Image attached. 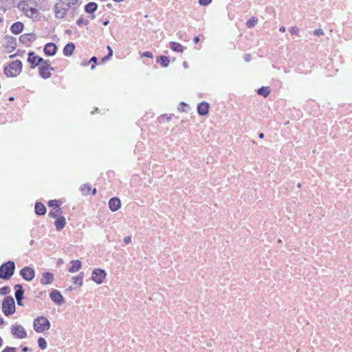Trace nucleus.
<instances>
[{"label": "nucleus", "mask_w": 352, "mask_h": 352, "mask_svg": "<svg viewBox=\"0 0 352 352\" xmlns=\"http://www.w3.org/2000/svg\"><path fill=\"white\" fill-rule=\"evenodd\" d=\"M109 23V21H105L103 23V25H107Z\"/></svg>", "instance_id": "obj_52"}, {"label": "nucleus", "mask_w": 352, "mask_h": 352, "mask_svg": "<svg viewBox=\"0 0 352 352\" xmlns=\"http://www.w3.org/2000/svg\"><path fill=\"white\" fill-rule=\"evenodd\" d=\"M15 264L13 261H9L0 266V278L8 280L14 274Z\"/></svg>", "instance_id": "obj_2"}, {"label": "nucleus", "mask_w": 352, "mask_h": 352, "mask_svg": "<svg viewBox=\"0 0 352 352\" xmlns=\"http://www.w3.org/2000/svg\"><path fill=\"white\" fill-rule=\"evenodd\" d=\"M299 32V28L296 26H292L290 29H289V32L292 34H297Z\"/></svg>", "instance_id": "obj_36"}, {"label": "nucleus", "mask_w": 352, "mask_h": 352, "mask_svg": "<svg viewBox=\"0 0 352 352\" xmlns=\"http://www.w3.org/2000/svg\"><path fill=\"white\" fill-rule=\"evenodd\" d=\"M121 206L120 201L117 197L111 198L109 201V207L110 210L113 212L117 211L120 209Z\"/></svg>", "instance_id": "obj_13"}, {"label": "nucleus", "mask_w": 352, "mask_h": 352, "mask_svg": "<svg viewBox=\"0 0 352 352\" xmlns=\"http://www.w3.org/2000/svg\"><path fill=\"white\" fill-rule=\"evenodd\" d=\"M55 226H56V228L57 230H61L65 226L66 224V221H65V217H60L56 219V220L55 221Z\"/></svg>", "instance_id": "obj_20"}, {"label": "nucleus", "mask_w": 352, "mask_h": 352, "mask_svg": "<svg viewBox=\"0 0 352 352\" xmlns=\"http://www.w3.org/2000/svg\"><path fill=\"white\" fill-rule=\"evenodd\" d=\"M257 21L258 20L255 17H252L246 22V26L251 28L257 23Z\"/></svg>", "instance_id": "obj_30"}, {"label": "nucleus", "mask_w": 352, "mask_h": 352, "mask_svg": "<svg viewBox=\"0 0 352 352\" xmlns=\"http://www.w3.org/2000/svg\"><path fill=\"white\" fill-rule=\"evenodd\" d=\"M36 39V35L34 33L24 34L19 37V41L24 43H32Z\"/></svg>", "instance_id": "obj_12"}, {"label": "nucleus", "mask_w": 352, "mask_h": 352, "mask_svg": "<svg viewBox=\"0 0 352 352\" xmlns=\"http://www.w3.org/2000/svg\"><path fill=\"white\" fill-rule=\"evenodd\" d=\"M92 193H93V195H95L96 193V188L93 189Z\"/></svg>", "instance_id": "obj_55"}, {"label": "nucleus", "mask_w": 352, "mask_h": 352, "mask_svg": "<svg viewBox=\"0 0 352 352\" xmlns=\"http://www.w3.org/2000/svg\"><path fill=\"white\" fill-rule=\"evenodd\" d=\"M97 58L96 56H93L91 59H90V62H93V63H97Z\"/></svg>", "instance_id": "obj_45"}, {"label": "nucleus", "mask_w": 352, "mask_h": 352, "mask_svg": "<svg viewBox=\"0 0 352 352\" xmlns=\"http://www.w3.org/2000/svg\"><path fill=\"white\" fill-rule=\"evenodd\" d=\"M98 8V6L96 3L94 2H90L89 3H87L86 6H85V10L87 12V13H93L94 11L96 10Z\"/></svg>", "instance_id": "obj_24"}, {"label": "nucleus", "mask_w": 352, "mask_h": 352, "mask_svg": "<svg viewBox=\"0 0 352 352\" xmlns=\"http://www.w3.org/2000/svg\"><path fill=\"white\" fill-rule=\"evenodd\" d=\"M107 50L109 52V53H108L109 56H113V50L111 49V47L109 45L107 46Z\"/></svg>", "instance_id": "obj_43"}, {"label": "nucleus", "mask_w": 352, "mask_h": 352, "mask_svg": "<svg viewBox=\"0 0 352 352\" xmlns=\"http://www.w3.org/2000/svg\"><path fill=\"white\" fill-rule=\"evenodd\" d=\"M38 345L40 349H45L47 348V342L43 338H39L38 339Z\"/></svg>", "instance_id": "obj_29"}, {"label": "nucleus", "mask_w": 352, "mask_h": 352, "mask_svg": "<svg viewBox=\"0 0 352 352\" xmlns=\"http://www.w3.org/2000/svg\"><path fill=\"white\" fill-rule=\"evenodd\" d=\"M88 23V20L84 19L82 17H80L76 21L78 25H82V24L87 25Z\"/></svg>", "instance_id": "obj_34"}, {"label": "nucleus", "mask_w": 352, "mask_h": 352, "mask_svg": "<svg viewBox=\"0 0 352 352\" xmlns=\"http://www.w3.org/2000/svg\"><path fill=\"white\" fill-rule=\"evenodd\" d=\"M2 310L6 316H9L15 311V303L12 296H7L3 300Z\"/></svg>", "instance_id": "obj_6"}, {"label": "nucleus", "mask_w": 352, "mask_h": 352, "mask_svg": "<svg viewBox=\"0 0 352 352\" xmlns=\"http://www.w3.org/2000/svg\"><path fill=\"white\" fill-rule=\"evenodd\" d=\"M68 289H69V290H72V287H69Z\"/></svg>", "instance_id": "obj_62"}, {"label": "nucleus", "mask_w": 352, "mask_h": 352, "mask_svg": "<svg viewBox=\"0 0 352 352\" xmlns=\"http://www.w3.org/2000/svg\"><path fill=\"white\" fill-rule=\"evenodd\" d=\"M212 1V0H199V3L201 6H206L209 5L210 3H211Z\"/></svg>", "instance_id": "obj_38"}, {"label": "nucleus", "mask_w": 352, "mask_h": 352, "mask_svg": "<svg viewBox=\"0 0 352 352\" xmlns=\"http://www.w3.org/2000/svg\"><path fill=\"white\" fill-rule=\"evenodd\" d=\"M71 263L72 266L69 269V272L71 273L78 272L81 267V263L78 260L72 261Z\"/></svg>", "instance_id": "obj_21"}, {"label": "nucleus", "mask_w": 352, "mask_h": 352, "mask_svg": "<svg viewBox=\"0 0 352 352\" xmlns=\"http://www.w3.org/2000/svg\"><path fill=\"white\" fill-rule=\"evenodd\" d=\"M3 339L0 337V348L3 346Z\"/></svg>", "instance_id": "obj_51"}, {"label": "nucleus", "mask_w": 352, "mask_h": 352, "mask_svg": "<svg viewBox=\"0 0 352 352\" xmlns=\"http://www.w3.org/2000/svg\"><path fill=\"white\" fill-rule=\"evenodd\" d=\"M158 62H160V63L162 64V65L164 67H167L168 65V63H169V59L167 56H161L160 57V60H158Z\"/></svg>", "instance_id": "obj_28"}, {"label": "nucleus", "mask_w": 352, "mask_h": 352, "mask_svg": "<svg viewBox=\"0 0 352 352\" xmlns=\"http://www.w3.org/2000/svg\"><path fill=\"white\" fill-rule=\"evenodd\" d=\"M20 275L26 280L31 281L35 276L34 271L30 267H25L20 271Z\"/></svg>", "instance_id": "obj_10"}, {"label": "nucleus", "mask_w": 352, "mask_h": 352, "mask_svg": "<svg viewBox=\"0 0 352 352\" xmlns=\"http://www.w3.org/2000/svg\"><path fill=\"white\" fill-rule=\"evenodd\" d=\"M257 93L261 96L267 97L270 93V89L269 87H262L258 90Z\"/></svg>", "instance_id": "obj_27"}, {"label": "nucleus", "mask_w": 352, "mask_h": 352, "mask_svg": "<svg viewBox=\"0 0 352 352\" xmlns=\"http://www.w3.org/2000/svg\"><path fill=\"white\" fill-rule=\"evenodd\" d=\"M57 50L56 45L53 43H47L44 47V52L48 56H53Z\"/></svg>", "instance_id": "obj_14"}, {"label": "nucleus", "mask_w": 352, "mask_h": 352, "mask_svg": "<svg viewBox=\"0 0 352 352\" xmlns=\"http://www.w3.org/2000/svg\"><path fill=\"white\" fill-rule=\"evenodd\" d=\"M12 44L13 45H12V47H15V46L16 45V43L14 41L12 42Z\"/></svg>", "instance_id": "obj_56"}, {"label": "nucleus", "mask_w": 352, "mask_h": 352, "mask_svg": "<svg viewBox=\"0 0 352 352\" xmlns=\"http://www.w3.org/2000/svg\"><path fill=\"white\" fill-rule=\"evenodd\" d=\"M170 48L176 52H182L184 50V47L180 43L176 42H170Z\"/></svg>", "instance_id": "obj_22"}, {"label": "nucleus", "mask_w": 352, "mask_h": 352, "mask_svg": "<svg viewBox=\"0 0 352 352\" xmlns=\"http://www.w3.org/2000/svg\"><path fill=\"white\" fill-rule=\"evenodd\" d=\"M84 274L83 272H80L77 276L72 277V280L73 283L78 286H81L83 283Z\"/></svg>", "instance_id": "obj_25"}, {"label": "nucleus", "mask_w": 352, "mask_h": 352, "mask_svg": "<svg viewBox=\"0 0 352 352\" xmlns=\"http://www.w3.org/2000/svg\"><path fill=\"white\" fill-rule=\"evenodd\" d=\"M39 58L40 57L36 56L34 52L29 53V57H28V60L30 63H31L32 65L33 68L36 66V63H37L38 58Z\"/></svg>", "instance_id": "obj_26"}, {"label": "nucleus", "mask_w": 352, "mask_h": 352, "mask_svg": "<svg viewBox=\"0 0 352 352\" xmlns=\"http://www.w3.org/2000/svg\"><path fill=\"white\" fill-rule=\"evenodd\" d=\"M16 302H17V304L19 305V306H23V304L22 303V300H16Z\"/></svg>", "instance_id": "obj_47"}, {"label": "nucleus", "mask_w": 352, "mask_h": 352, "mask_svg": "<svg viewBox=\"0 0 352 352\" xmlns=\"http://www.w3.org/2000/svg\"><path fill=\"white\" fill-rule=\"evenodd\" d=\"M94 68H95V65H93L91 67V69H94Z\"/></svg>", "instance_id": "obj_58"}, {"label": "nucleus", "mask_w": 352, "mask_h": 352, "mask_svg": "<svg viewBox=\"0 0 352 352\" xmlns=\"http://www.w3.org/2000/svg\"><path fill=\"white\" fill-rule=\"evenodd\" d=\"M72 10H73L74 12L76 11V8H74Z\"/></svg>", "instance_id": "obj_63"}, {"label": "nucleus", "mask_w": 352, "mask_h": 352, "mask_svg": "<svg viewBox=\"0 0 352 352\" xmlns=\"http://www.w3.org/2000/svg\"><path fill=\"white\" fill-rule=\"evenodd\" d=\"M243 58L246 62H250L251 60V55L249 54H245L243 56Z\"/></svg>", "instance_id": "obj_40"}, {"label": "nucleus", "mask_w": 352, "mask_h": 352, "mask_svg": "<svg viewBox=\"0 0 352 352\" xmlns=\"http://www.w3.org/2000/svg\"><path fill=\"white\" fill-rule=\"evenodd\" d=\"M36 65H39V74L42 78H48L51 76L50 71L54 70V69L50 67L48 60H45L43 58H38Z\"/></svg>", "instance_id": "obj_5"}, {"label": "nucleus", "mask_w": 352, "mask_h": 352, "mask_svg": "<svg viewBox=\"0 0 352 352\" xmlns=\"http://www.w3.org/2000/svg\"><path fill=\"white\" fill-rule=\"evenodd\" d=\"M124 241L126 243H129L131 242V237L130 236H126L124 238Z\"/></svg>", "instance_id": "obj_41"}, {"label": "nucleus", "mask_w": 352, "mask_h": 352, "mask_svg": "<svg viewBox=\"0 0 352 352\" xmlns=\"http://www.w3.org/2000/svg\"><path fill=\"white\" fill-rule=\"evenodd\" d=\"M9 100H14V98H13V97H10V98H9Z\"/></svg>", "instance_id": "obj_59"}, {"label": "nucleus", "mask_w": 352, "mask_h": 352, "mask_svg": "<svg viewBox=\"0 0 352 352\" xmlns=\"http://www.w3.org/2000/svg\"><path fill=\"white\" fill-rule=\"evenodd\" d=\"M33 243H34V240H32V241H30V245H32Z\"/></svg>", "instance_id": "obj_60"}, {"label": "nucleus", "mask_w": 352, "mask_h": 352, "mask_svg": "<svg viewBox=\"0 0 352 352\" xmlns=\"http://www.w3.org/2000/svg\"><path fill=\"white\" fill-rule=\"evenodd\" d=\"M314 34L318 36H322L324 35V31L321 28L316 29L314 31Z\"/></svg>", "instance_id": "obj_37"}, {"label": "nucleus", "mask_w": 352, "mask_h": 352, "mask_svg": "<svg viewBox=\"0 0 352 352\" xmlns=\"http://www.w3.org/2000/svg\"><path fill=\"white\" fill-rule=\"evenodd\" d=\"M107 274L104 270L95 269L92 272V280L97 284H101L105 278Z\"/></svg>", "instance_id": "obj_9"}, {"label": "nucleus", "mask_w": 352, "mask_h": 352, "mask_svg": "<svg viewBox=\"0 0 352 352\" xmlns=\"http://www.w3.org/2000/svg\"><path fill=\"white\" fill-rule=\"evenodd\" d=\"M74 49H75V45L73 43H67L63 49L64 55H65L67 56H71L73 54Z\"/></svg>", "instance_id": "obj_19"}, {"label": "nucleus", "mask_w": 352, "mask_h": 352, "mask_svg": "<svg viewBox=\"0 0 352 352\" xmlns=\"http://www.w3.org/2000/svg\"><path fill=\"white\" fill-rule=\"evenodd\" d=\"M11 333L15 338L19 339H23L27 336V333L24 327L16 323L12 325Z\"/></svg>", "instance_id": "obj_7"}, {"label": "nucleus", "mask_w": 352, "mask_h": 352, "mask_svg": "<svg viewBox=\"0 0 352 352\" xmlns=\"http://www.w3.org/2000/svg\"><path fill=\"white\" fill-rule=\"evenodd\" d=\"M23 29V24L21 22H16L10 28L11 32L15 34L21 33Z\"/></svg>", "instance_id": "obj_17"}, {"label": "nucleus", "mask_w": 352, "mask_h": 352, "mask_svg": "<svg viewBox=\"0 0 352 352\" xmlns=\"http://www.w3.org/2000/svg\"><path fill=\"white\" fill-rule=\"evenodd\" d=\"M197 111L199 115H207L209 111V104L206 102H201L197 107Z\"/></svg>", "instance_id": "obj_16"}, {"label": "nucleus", "mask_w": 352, "mask_h": 352, "mask_svg": "<svg viewBox=\"0 0 352 352\" xmlns=\"http://www.w3.org/2000/svg\"><path fill=\"white\" fill-rule=\"evenodd\" d=\"M263 137H264V134H263V133H261L259 134V138H263Z\"/></svg>", "instance_id": "obj_54"}, {"label": "nucleus", "mask_w": 352, "mask_h": 352, "mask_svg": "<svg viewBox=\"0 0 352 352\" xmlns=\"http://www.w3.org/2000/svg\"><path fill=\"white\" fill-rule=\"evenodd\" d=\"M54 280V275L51 272H45L43 274L41 278V283L42 285L51 284Z\"/></svg>", "instance_id": "obj_15"}, {"label": "nucleus", "mask_w": 352, "mask_h": 352, "mask_svg": "<svg viewBox=\"0 0 352 352\" xmlns=\"http://www.w3.org/2000/svg\"><path fill=\"white\" fill-rule=\"evenodd\" d=\"M18 8L20 10L25 14L29 17H32L36 12V10L30 6L26 1H20L18 4Z\"/></svg>", "instance_id": "obj_8"}, {"label": "nucleus", "mask_w": 352, "mask_h": 352, "mask_svg": "<svg viewBox=\"0 0 352 352\" xmlns=\"http://www.w3.org/2000/svg\"><path fill=\"white\" fill-rule=\"evenodd\" d=\"M61 213L60 209L59 208H54V210H51L49 213V216L52 218L57 217Z\"/></svg>", "instance_id": "obj_31"}, {"label": "nucleus", "mask_w": 352, "mask_h": 352, "mask_svg": "<svg viewBox=\"0 0 352 352\" xmlns=\"http://www.w3.org/2000/svg\"><path fill=\"white\" fill-rule=\"evenodd\" d=\"M14 288L16 289L15 292V298L16 300H23V294H24V289L23 288V286L20 284H16L14 286Z\"/></svg>", "instance_id": "obj_18"}, {"label": "nucleus", "mask_w": 352, "mask_h": 352, "mask_svg": "<svg viewBox=\"0 0 352 352\" xmlns=\"http://www.w3.org/2000/svg\"><path fill=\"white\" fill-rule=\"evenodd\" d=\"M22 351L23 352H27V351H30V349L27 346H24L23 349H22Z\"/></svg>", "instance_id": "obj_48"}, {"label": "nucleus", "mask_w": 352, "mask_h": 352, "mask_svg": "<svg viewBox=\"0 0 352 352\" xmlns=\"http://www.w3.org/2000/svg\"><path fill=\"white\" fill-rule=\"evenodd\" d=\"M22 69V63L19 60L12 62L4 69V73L8 77H15L20 74Z\"/></svg>", "instance_id": "obj_4"}, {"label": "nucleus", "mask_w": 352, "mask_h": 352, "mask_svg": "<svg viewBox=\"0 0 352 352\" xmlns=\"http://www.w3.org/2000/svg\"><path fill=\"white\" fill-rule=\"evenodd\" d=\"M193 41L197 43L199 41V38L198 36H195L194 38H193Z\"/></svg>", "instance_id": "obj_46"}, {"label": "nucleus", "mask_w": 352, "mask_h": 352, "mask_svg": "<svg viewBox=\"0 0 352 352\" xmlns=\"http://www.w3.org/2000/svg\"><path fill=\"white\" fill-rule=\"evenodd\" d=\"M77 1L78 0H59L54 6L55 16L63 19L71 6L75 5Z\"/></svg>", "instance_id": "obj_1"}, {"label": "nucleus", "mask_w": 352, "mask_h": 352, "mask_svg": "<svg viewBox=\"0 0 352 352\" xmlns=\"http://www.w3.org/2000/svg\"><path fill=\"white\" fill-rule=\"evenodd\" d=\"M4 323V320L2 317H0V325H2Z\"/></svg>", "instance_id": "obj_50"}, {"label": "nucleus", "mask_w": 352, "mask_h": 352, "mask_svg": "<svg viewBox=\"0 0 352 352\" xmlns=\"http://www.w3.org/2000/svg\"><path fill=\"white\" fill-rule=\"evenodd\" d=\"M34 329L38 333H42L50 328L49 320L44 316H39L34 319L33 322Z\"/></svg>", "instance_id": "obj_3"}, {"label": "nucleus", "mask_w": 352, "mask_h": 352, "mask_svg": "<svg viewBox=\"0 0 352 352\" xmlns=\"http://www.w3.org/2000/svg\"><path fill=\"white\" fill-rule=\"evenodd\" d=\"M35 212L38 215L45 214L46 212L45 206L41 203H36L35 205Z\"/></svg>", "instance_id": "obj_23"}, {"label": "nucleus", "mask_w": 352, "mask_h": 352, "mask_svg": "<svg viewBox=\"0 0 352 352\" xmlns=\"http://www.w3.org/2000/svg\"><path fill=\"white\" fill-rule=\"evenodd\" d=\"M49 206L57 208L59 207V204L56 200H51L49 201Z\"/></svg>", "instance_id": "obj_35"}, {"label": "nucleus", "mask_w": 352, "mask_h": 352, "mask_svg": "<svg viewBox=\"0 0 352 352\" xmlns=\"http://www.w3.org/2000/svg\"><path fill=\"white\" fill-rule=\"evenodd\" d=\"M1 352H16V349L14 347H6Z\"/></svg>", "instance_id": "obj_39"}, {"label": "nucleus", "mask_w": 352, "mask_h": 352, "mask_svg": "<svg viewBox=\"0 0 352 352\" xmlns=\"http://www.w3.org/2000/svg\"><path fill=\"white\" fill-rule=\"evenodd\" d=\"M10 292V289L8 286L3 287L0 289V295H6Z\"/></svg>", "instance_id": "obj_32"}, {"label": "nucleus", "mask_w": 352, "mask_h": 352, "mask_svg": "<svg viewBox=\"0 0 352 352\" xmlns=\"http://www.w3.org/2000/svg\"><path fill=\"white\" fill-rule=\"evenodd\" d=\"M143 56H146V57H148V58H152L153 57V54L151 52H145L144 54H143Z\"/></svg>", "instance_id": "obj_42"}, {"label": "nucleus", "mask_w": 352, "mask_h": 352, "mask_svg": "<svg viewBox=\"0 0 352 352\" xmlns=\"http://www.w3.org/2000/svg\"><path fill=\"white\" fill-rule=\"evenodd\" d=\"M111 57V56H109V54H107V56L102 58V63L105 62L106 60H109Z\"/></svg>", "instance_id": "obj_44"}, {"label": "nucleus", "mask_w": 352, "mask_h": 352, "mask_svg": "<svg viewBox=\"0 0 352 352\" xmlns=\"http://www.w3.org/2000/svg\"><path fill=\"white\" fill-rule=\"evenodd\" d=\"M50 297L51 300L57 305H61L64 302V299L60 292L58 290H53Z\"/></svg>", "instance_id": "obj_11"}, {"label": "nucleus", "mask_w": 352, "mask_h": 352, "mask_svg": "<svg viewBox=\"0 0 352 352\" xmlns=\"http://www.w3.org/2000/svg\"><path fill=\"white\" fill-rule=\"evenodd\" d=\"M107 6L111 7V4L110 3L107 4Z\"/></svg>", "instance_id": "obj_61"}, {"label": "nucleus", "mask_w": 352, "mask_h": 352, "mask_svg": "<svg viewBox=\"0 0 352 352\" xmlns=\"http://www.w3.org/2000/svg\"><path fill=\"white\" fill-rule=\"evenodd\" d=\"M183 65H184V67H186V68H187V67H188V65H187V63H186V62H184Z\"/></svg>", "instance_id": "obj_53"}, {"label": "nucleus", "mask_w": 352, "mask_h": 352, "mask_svg": "<svg viewBox=\"0 0 352 352\" xmlns=\"http://www.w3.org/2000/svg\"><path fill=\"white\" fill-rule=\"evenodd\" d=\"M91 190V188L89 186L85 185L81 188V192L82 195H87Z\"/></svg>", "instance_id": "obj_33"}, {"label": "nucleus", "mask_w": 352, "mask_h": 352, "mask_svg": "<svg viewBox=\"0 0 352 352\" xmlns=\"http://www.w3.org/2000/svg\"><path fill=\"white\" fill-rule=\"evenodd\" d=\"M298 188H300L301 187V184L300 183H298V185H297Z\"/></svg>", "instance_id": "obj_57"}, {"label": "nucleus", "mask_w": 352, "mask_h": 352, "mask_svg": "<svg viewBox=\"0 0 352 352\" xmlns=\"http://www.w3.org/2000/svg\"><path fill=\"white\" fill-rule=\"evenodd\" d=\"M280 32H285V28L284 26H282L279 28Z\"/></svg>", "instance_id": "obj_49"}]
</instances>
